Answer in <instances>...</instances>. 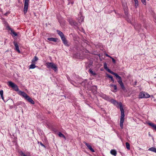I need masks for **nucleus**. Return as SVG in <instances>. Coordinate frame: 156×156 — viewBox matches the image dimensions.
I'll return each instance as SVG.
<instances>
[{
	"mask_svg": "<svg viewBox=\"0 0 156 156\" xmlns=\"http://www.w3.org/2000/svg\"><path fill=\"white\" fill-rule=\"evenodd\" d=\"M47 40L50 41L56 42L57 41L58 39L56 38L50 37L48 38H47Z\"/></svg>",
	"mask_w": 156,
	"mask_h": 156,
	"instance_id": "ddd939ff",
	"label": "nucleus"
},
{
	"mask_svg": "<svg viewBox=\"0 0 156 156\" xmlns=\"http://www.w3.org/2000/svg\"><path fill=\"white\" fill-rule=\"evenodd\" d=\"M143 35H144V37H144V38H145V36L143 34Z\"/></svg>",
	"mask_w": 156,
	"mask_h": 156,
	"instance_id": "a18cd8bd",
	"label": "nucleus"
},
{
	"mask_svg": "<svg viewBox=\"0 0 156 156\" xmlns=\"http://www.w3.org/2000/svg\"><path fill=\"white\" fill-rule=\"evenodd\" d=\"M7 40H5V43L6 42V41Z\"/></svg>",
	"mask_w": 156,
	"mask_h": 156,
	"instance_id": "49530a36",
	"label": "nucleus"
},
{
	"mask_svg": "<svg viewBox=\"0 0 156 156\" xmlns=\"http://www.w3.org/2000/svg\"><path fill=\"white\" fill-rule=\"evenodd\" d=\"M104 69H106L108 72L110 73L111 71L110 69H109L107 66V63H105L104 64Z\"/></svg>",
	"mask_w": 156,
	"mask_h": 156,
	"instance_id": "2eb2a0df",
	"label": "nucleus"
},
{
	"mask_svg": "<svg viewBox=\"0 0 156 156\" xmlns=\"http://www.w3.org/2000/svg\"><path fill=\"white\" fill-rule=\"evenodd\" d=\"M150 97V95L147 93L144 92H141L139 94V98H148Z\"/></svg>",
	"mask_w": 156,
	"mask_h": 156,
	"instance_id": "7ed1b4c3",
	"label": "nucleus"
},
{
	"mask_svg": "<svg viewBox=\"0 0 156 156\" xmlns=\"http://www.w3.org/2000/svg\"><path fill=\"white\" fill-rule=\"evenodd\" d=\"M3 90H0V94L1 95V98L4 101V97L3 96Z\"/></svg>",
	"mask_w": 156,
	"mask_h": 156,
	"instance_id": "393cba45",
	"label": "nucleus"
},
{
	"mask_svg": "<svg viewBox=\"0 0 156 156\" xmlns=\"http://www.w3.org/2000/svg\"><path fill=\"white\" fill-rule=\"evenodd\" d=\"M119 106L120 107V110L121 112V116L120 120L124 121V112L122 107V104L121 102H119Z\"/></svg>",
	"mask_w": 156,
	"mask_h": 156,
	"instance_id": "f03ea898",
	"label": "nucleus"
},
{
	"mask_svg": "<svg viewBox=\"0 0 156 156\" xmlns=\"http://www.w3.org/2000/svg\"><path fill=\"white\" fill-rule=\"evenodd\" d=\"M46 66L47 68L51 69L55 71L57 70V67L56 65L53 62H47Z\"/></svg>",
	"mask_w": 156,
	"mask_h": 156,
	"instance_id": "f257e3e1",
	"label": "nucleus"
},
{
	"mask_svg": "<svg viewBox=\"0 0 156 156\" xmlns=\"http://www.w3.org/2000/svg\"><path fill=\"white\" fill-rule=\"evenodd\" d=\"M148 124L149 125L151 126L153 128L156 130V125L153 123H148Z\"/></svg>",
	"mask_w": 156,
	"mask_h": 156,
	"instance_id": "f3484780",
	"label": "nucleus"
},
{
	"mask_svg": "<svg viewBox=\"0 0 156 156\" xmlns=\"http://www.w3.org/2000/svg\"><path fill=\"white\" fill-rule=\"evenodd\" d=\"M36 67V66L34 64H31L30 66V69H34Z\"/></svg>",
	"mask_w": 156,
	"mask_h": 156,
	"instance_id": "2f4dec72",
	"label": "nucleus"
},
{
	"mask_svg": "<svg viewBox=\"0 0 156 156\" xmlns=\"http://www.w3.org/2000/svg\"><path fill=\"white\" fill-rule=\"evenodd\" d=\"M141 2H142L143 4L144 5H146V0H141Z\"/></svg>",
	"mask_w": 156,
	"mask_h": 156,
	"instance_id": "e433bc0d",
	"label": "nucleus"
},
{
	"mask_svg": "<svg viewBox=\"0 0 156 156\" xmlns=\"http://www.w3.org/2000/svg\"><path fill=\"white\" fill-rule=\"evenodd\" d=\"M84 17L81 16L80 14L79 18H78V21L80 23L83 21L84 20Z\"/></svg>",
	"mask_w": 156,
	"mask_h": 156,
	"instance_id": "dca6fc26",
	"label": "nucleus"
},
{
	"mask_svg": "<svg viewBox=\"0 0 156 156\" xmlns=\"http://www.w3.org/2000/svg\"><path fill=\"white\" fill-rule=\"evenodd\" d=\"M110 73L115 76L116 77V78H120V76H119L117 73L113 72L112 71L111 72H110Z\"/></svg>",
	"mask_w": 156,
	"mask_h": 156,
	"instance_id": "b1692460",
	"label": "nucleus"
},
{
	"mask_svg": "<svg viewBox=\"0 0 156 156\" xmlns=\"http://www.w3.org/2000/svg\"><path fill=\"white\" fill-rule=\"evenodd\" d=\"M29 2V0H24V12L26 13L28 10V7Z\"/></svg>",
	"mask_w": 156,
	"mask_h": 156,
	"instance_id": "39448f33",
	"label": "nucleus"
},
{
	"mask_svg": "<svg viewBox=\"0 0 156 156\" xmlns=\"http://www.w3.org/2000/svg\"><path fill=\"white\" fill-rule=\"evenodd\" d=\"M69 23L72 26H73L77 28L78 27L79 24L75 21L71 20H70Z\"/></svg>",
	"mask_w": 156,
	"mask_h": 156,
	"instance_id": "423d86ee",
	"label": "nucleus"
},
{
	"mask_svg": "<svg viewBox=\"0 0 156 156\" xmlns=\"http://www.w3.org/2000/svg\"><path fill=\"white\" fill-rule=\"evenodd\" d=\"M110 153L112 154L115 156H116L117 154L116 151L114 150H111L110 151Z\"/></svg>",
	"mask_w": 156,
	"mask_h": 156,
	"instance_id": "aec40b11",
	"label": "nucleus"
},
{
	"mask_svg": "<svg viewBox=\"0 0 156 156\" xmlns=\"http://www.w3.org/2000/svg\"><path fill=\"white\" fill-rule=\"evenodd\" d=\"M68 5H69L70 4H71L72 5H73L74 3L73 1H71V0H68Z\"/></svg>",
	"mask_w": 156,
	"mask_h": 156,
	"instance_id": "f704fd0d",
	"label": "nucleus"
},
{
	"mask_svg": "<svg viewBox=\"0 0 156 156\" xmlns=\"http://www.w3.org/2000/svg\"><path fill=\"white\" fill-rule=\"evenodd\" d=\"M126 147L127 149L128 150H130V145H129V144L128 142H126Z\"/></svg>",
	"mask_w": 156,
	"mask_h": 156,
	"instance_id": "cd10ccee",
	"label": "nucleus"
},
{
	"mask_svg": "<svg viewBox=\"0 0 156 156\" xmlns=\"http://www.w3.org/2000/svg\"><path fill=\"white\" fill-rule=\"evenodd\" d=\"M15 50L18 53H20L21 52L20 49H15Z\"/></svg>",
	"mask_w": 156,
	"mask_h": 156,
	"instance_id": "ea45409f",
	"label": "nucleus"
},
{
	"mask_svg": "<svg viewBox=\"0 0 156 156\" xmlns=\"http://www.w3.org/2000/svg\"><path fill=\"white\" fill-rule=\"evenodd\" d=\"M110 58H112V62H113V63H115V59L114 58H112V57H110Z\"/></svg>",
	"mask_w": 156,
	"mask_h": 156,
	"instance_id": "58836bf2",
	"label": "nucleus"
},
{
	"mask_svg": "<svg viewBox=\"0 0 156 156\" xmlns=\"http://www.w3.org/2000/svg\"><path fill=\"white\" fill-rule=\"evenodd\" d=\"M113 85V84H110V87H113V86L114 85Z\"/></svg>",
	"mask_w": 156,
	"mask_h": 156,
	"instance_id": "79ce46f5",
	"label": "nucleus"
},
{
	"mask_svg": "<svg viewBox=\"0 0 156 156\" xmlns=\"http://www.w3.org/2000/svg\"><path fill=\"white\" fill-rule=\"evenodd\" d=\"M26 99L29 102L32 104H34V101L29 97V96H28Z\"/></svg>",
	"mask_w": 156,
	"mask_h": 156,
	"instance_id": "4468645a",
	"label": "nucleus"
},
{
	"mask_svg": "<svg viewBox=\"0 0 156 156\" xmlns=\"http://www.w3.org/2000/svg\"><path fill=\"white\" fill-rule=\"evenodd\" d=\"M56 31L58 34L61 37V40L65 37L62 32L58 30H57Z\"/></svg>",
	"mask_w": 156,
	"mask_h": 156,
	"instance_id": "1a4fd4ad",
	"label": "nucleus"
},
{
	"mask_svg": "<svg viewBox=\"0 0 156 156\" xmlns=\"http://www.w3.org/2000/svg\"><path fill=\"white\" fill-rule=\"evenodd\" d=\"M62 41L63 43L66 46H69V44L67 40L66 39V38L65 37L64 38L62 39Z\"/></svg>",
	"mask_w": 156,
	"mask_h": 156,
	"instance_id": "f8f14e48",
	"label": "nucleus"
},
{
	"mask_svg": "<svg viewBox=\"0 0 156 156\" xmlns=\"http://www.w3.org/2000/svg\"><path fill=\"white\" fill-rule=\"evenodd\" d=\"M8 83V85L13 88L15 91H18L19 88L16 85L11 81H9Z\"/></svg>",
	"mask_w": 156,
	"mask_h": 156,
	"instance_id": "20e7f679",
	"label": "nucleus"
},
{
	"mask_svg": "<svg viewBox=\"0 0 156 156\" xmlns=\"http://www.w3.org/2000/svg\"><path fill=\"white\" fill-rule=\"evenodd\" d=\"M84 143L86 145V146L92 152H94V150L92 148L91 146L88 143L86 142H84Z\"/></svg>",
	"mask_w": 156,
	"mask_h": 156,
	"instance_id": "9d476101",
	"label": "nucleus"
},
{
	"mask_svg": "<svg viewBox=\"0 0 156 156\" xmlns=\"http://www.w3.org/2000/svg\"><path fill=\"white\" fill-rule=\"evenodd\" d=\"M118 79H119V80L118 82L119 83H120V81H121V82H122V78L120 76V78H118Z\"/></svg>",
	"mask_w": 156,
	"mask_h": 156,
	"instance_id": "4c0bfd02",
	"label": "nucleus"
},
{
	"mask_svg": "<svg viewBox=\"0 0 156 156\" xmlns=\"http://www.w3.org/2000/svg\"><path fill=\"white\" fill-rule=\"evenodd\" d=\"M58 135L59 137H63L64 139H66V137H65V136L61 133L59 132L58 133Z\"/></svg>",
	"mask_w": 156,
	"mask_h": 156,
	"instance_id": "c85d7f7f",
	"label": "nucleus"
},
{
	"mask_svg": "<svg viewBox=\"0 0 156 156\" xmlns=\"http://www.w3.org/2000/svg\"><path fill=\"white\" fill-rule=\"evenodd\" d=\"M134 28L136 30L140 32V31L141 28V25L139 24H135L134 26Z\"/></svg>",
	"mask_w": 156,
	"mask_h": 156,
	"instance_id": "9b49d317",
	"label": "nucleus"
},
{
	"mask_svg": "<svg viewBox=\"0 0 156 156\" xmlns=\"http://www.w3.org/2000/svg\"><path fill=\"white\" fill-rule=\"evenodd\" d=\"M105 55H106L107 56V57H110V56H109V55H108V54H105Z\"/></svg>",
	"mask_w": 156,
	"mask_h": 156,
	"instance_id": "37998d69",
	"label": "nucleus"
},
{
	"mask_svg": "<svg viewBox=\"0 0 156 156\" xmlns=\"http://www.w3.org/2000/svg\"><path fill=\"white\" fill-rule=\"evenodd\" d=\"M105 97H106L105 99H107L108 98V97L107 96H105Z\"/></svg>",
	"mask_w": 156,
	"mask_h": 156,
	"instance_id": "c03bdc74",
	"label": "nucleus"
},
{
	"mask_svg": "<svg viewBox=\"0 0 156 156\" xmlns=\"http://www.w3.org/2000/svg\"><path fill=\"white\" fill-rule=\"evenodd\" d=\"M40 145H41V146H43V147H45V146H44L43 145V144H42L41 142V143H40Z\"/></svg>",
	"mask_w": 156,
	"mask_h": 156,
	"instance_id": "a19ab883",
	"label": "nucleus"
},
{
	"mask_svg": "<svg viewBox=\"0 0 156 156\" xmlns=\"http://www.w3.org/2000/svg\"><path fill=\"white\" fill-rule=\"evenodd\" d=\"M148 124L149 125L151 126L153 128L156 130V125L153 123H148Z\"/></svg>",
	"mask_w": 156,
	"mask_h": 156,
	"instance_id": "a211bd4d",
	"label": "nucleus"
},
{
	"mask_svg": "<svg viewBox=\"0 0 156 156\" xmlns=\"http://www.w3.org/2000/svg\"><path fill=\"white\" fill-rule=\"evenodd\" d=\"M124 122V121L120 120V126L122 129H123V123Z\"/></svg>",
	"mask_w": 156,
	"mask_h": 156,
	"instance_id": "a878e982",
	"label": "nucleus"
},
{
	"mask_svg": "<svg viewBox=\"0 0 156 156\" xmlns=\"http://www.w3.org/2000/svg\"><path fill=\"white\" fill-rule=\"evenodd\" d=\"M96 47L97 48H103V46L102 45V44L101 43H98L96 45Z\"/></svg>",
	"mask_w": 156,
	"mask_h": 156,
	"instance_id": "6ab92c4d",
	"label": "nucleus"
},
{
	"mask_svg": "<svg viewBox=\"0 0 156 156\" xmlns=\"http://www.w3.org/2000/svg\"><path fill=\"white\" fill-rule=\"evenodd\" d=\"M89 72L92 74L95 75V73L91 69H90L89 70Z\"/></svg>",
	"mask_w": 156,
	"mask_h": 156,
	"instance_id": "c9c22d12",
	"label": "nucleus"
},
{
	"mask_svg": "<svg viewBox=\"0 0 156 156\" xmlns=\"http://www.w3.org/2000/svg\"><path fill=\"white\" fill-rule=\"evenodd\" d=\"M149 151L156 153V148L154 147H151L148 149Z\"/></svg>",
	"mask_w": 156,
	"mask_h": 156,
	"instance_id": "5701e85b",
	"label": "nucleus"
},
{
	"mask_svg": "<svg viewBox=\"0 0 156 156\" xmlns=\"http://www.w3.org/2000/svg\"><path fill=\"white\" fill-rule=\"evenodd\" d=\"M120 84L121 88L123 90H124L125 89V88L124 85V84L122 83V82H121V81H120V83H119Z\"/></svg>",
	"mask_w": 156,
	"mask_h": 156,
	"instance_id": "4be33fe9",
	"label": "nucleus"
},
{
	"mask_svg": "<svg viewBox=\"0 0 156 156\" xmlns=\"http://www.w3.org/2000/svg\"><path fill=\"white\" fill-rule=\"evenodd\" d=\"M113 87L114 89V90L112 91L113 92H116L117 89V87L116 85H114L113 86Z\"/></svg>",
	"mask_w": 156,
	"mask_h": 156,
	"instance_id": "72a5a7b5",
	"label": "nucleus"
},
{
	"mask_svg": "<svg viewBox=\"0 0 156 156\" xmlns=\"http://www.w3.org/2000/svg\"><path fill=\"white\" fill-rule=\"evenodd\" d=\"M135 2V6L136 8L138 5V0H134Z\"/></svg>",
	"mask_w": 156,
	"mask_h": 156,
	"instance_id": "bb28decb",
	"label": "nucleus"
},
{
	"mask_svg": "<svg viewBox=\"0 0 156 156\" xmlns=\"http://www.w3.org/2000/svg\"><path fill=\"white\" fill-rule=\"evenodd\" d=\"M38 60V58L36 56H35L34 58L32 60V61L34 63Z\"/></svg>",
	"mask_w": 156,
	"mask_h": 156,
	"instance_id": "7c9ffc66",
	"label": "nucleus"
},
{
	"mask_svg": "<svg viewBox=\"0 0 156 156\" xmlns=\"http://www.w3.org/2000/svg\"><path fill=\"white\" fill-rule=\"evenodd\" d=\"M107 76L108 77L111 79V80L113 82H114V80L113 78V77H112V76L109 75H108V74H107Z\"/></svg>",
	"mask_w": 156,
	"mask_h": 156,
	"instance_id": "c756f323",
	"label": "nucleus"
},
{
	"mask_svg": "<svg viewBox=\"0 0 156 156\" xmlns=\"http://www.w3.org/2000/svg\"><path fill=\"white\" fill-rule=\"evenodd\" d=\"M111 102L114 104V105H119V103L117 101H116L115 100L113 99H112L111 100Z\"/></svg>",
	"mask_w": 156,
	"mask_h": 156,
	"instance_id": "412c9836",
	"label": "nucleus"
},
{
	"mask_svg": "<svg viewBox=\"0 0 156 156\" xmlns=\"http://www.w3.org/2000/svg\"><path fill=\"white\" fill-rule=\"evenodd\" d=\"M7 29L11 31V34L12 35V36H16L17 35V34L13 30L11 29L10 27L8 26L7 27Z\"/></svg>",
	"mask_w": 156,
	"mask_h": 156,
	"instance_id": "0eeeda50",
	"label": "nucleus"
},
{
	"mask_svg": "<svg viewBox=\"0 0 156 156\" xmlns=\"http://www.w3.org/2000/svg\"><path fill=\"white\" fill-rule=\"evenodd\" d=\"M19 94L23 97L25 99H26L28 96L25 92L21 91H19Z\"/></svg>",
	"mask_w": 156,
	"mask_h": 156,
	"instance_id": "6e6552de",
	"label": "nucleus"
},
{
	"mask_svg": "<svg viewBox=\"0 0 156 156\" xmlns=\"http://www.w3.org/2000/svg\"><path fill=\"white\" fill-rule=\"evenodd\" d=\"M14 44L16 48L15 49H19V46L17 42H14Z\"/></svg>",
	"mask_w": 156,
	"mask_h": 156,
	"instance_id": "473e14b6",
	"label": "nucleus"
}]
</instances>
